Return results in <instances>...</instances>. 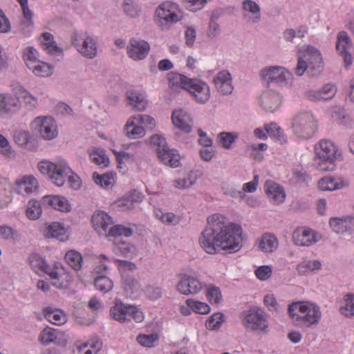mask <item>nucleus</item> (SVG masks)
<instances>
[{"label":"nucleus","mask_w":354,"mask_h":354,"mask_svg":"<svg viewBox=\"0 0 354 354\" xmlns=\"http://www.w3.org/2000/svg\"><path fill=\"white\" fill-rule=\"evenodd\" d=\"M125 96L128 104L131 106L134 110L141 112L146 109L148 101L140 92L134 90H128L125 93Z\"/></svg>","instance_id":"23"},{"label":"nucleus","mask_w":354,"mask_h":354,"mask_svg":"<svg viewBox=\"0 0 354 354\" xmlns=\"http://www.w3.org/2000/svg\"><path fill=\"white\" fill-rule=\"evenodd\" d=\"M14 142L20 147L30 151L37 149L33 136L27 130H17L13 133Z\"/></svg>","instance_id":"22"},{"label":"nucleus","mask_w":354,"mask_h":354,"mask_svg":"<svg viewBox=\"0 0 354 354\" xmlns=\"http://www.w3.org/2000/svg\"><path fill=\"white\" fill-rule=\"evenodd\" d=\"M29 261L32 268L36 272L47 273L48 266L44 259L37 254H32L29 257Z\"/></svg>","instance_id":"41"},{"label":"nucleus","mask_w":354,"mask_h":354,"mask_svg":"<svg viewBox=\"0 0 354 354\" xmlns=\"http://www.w3.org/2000/svg\"><path fill=\"white\" fill-rule=\"evenodd\" d=\"M24 59L28 68L38 61L37 51L32 47H28L24 50Z\"/></svg>","instance_id":"51"},{"label":"nucleus","mask_w":354,"mask_h":354,"mask_svg":"<svg viewBox=\"0 0 354 354\" xmlns=\"http://www.w3.org/2000/svg\"><path fill=\"white\" fill-rule=\"evenodd\" d=\"M72 45L84 57L93 59L97 54L95 39L86 31H74L71 36Z\"/></svg>","instance_id":"8"},{"label":"nucleus","mask_w":354,"mask_h":354,"mask_svg":"<svg viewBox=\"0 0 354 354\" xmlns=\"http://www.w3.org/2000/svg\"><path fill=\"white\" fill-rule=\"evenodd\" d=\"M354 221L353 216H346L342 218H332L330 219L329 224L334 232L337 234H343L346 230V223H352Z\"/></svg>","instance_id":"34"},{"label":"nucleus","mask_w":354,"mask_h":354,"mask_svg":"<svg viewBox=\"0 0 354 354\" xmlns=\"http://www.w3.org/2000/svg\"><path fill=\"white\" fill-rule=\"evenodd\" d=\"M243 324L248 329L253 331L265 330L268 326L263 312L259 308L253 307L243 312Z\"/></svg>","instance_id":"12"},{"label":"nucleus","mask_w":354,"mask_h":354,"mask_svg":"<svg viewBox=\"0 0 354 354\" xmlns=\"http://www.w3.org/2000/svg\"><path fill=\"white\" fill-rule=\"evenodd\" d=\"M352 45L351 39L345 31H341L337 37L336 48L339 53L348 51Z\"/></svg>","instance_id":"40"},{"label":"nucleus","mask_w":354,"mask_h":354,"mask_svg":"<svg viewBox=\"0 0 354 354\" xmlns=\"http://www.w3.org/2000/svg\"><path fill=\"white\" fill-rule=\"evenodd\" d=\"M265 130L268 136L279 140L283 137V130L275 123L266 124Z\"/></svg>","instance_id":"58"},{"label":"nucleus","mask_w":354,"mask_h":354,"mask_svg":"<svg viewBox=\"0 0 354 354\" xmlns=\"http://www.w3.org/2000/svg\"><path fill=\"white\" fill-rule=\"evenodd\" d=\"M150 143L155 148L158 158L165 165L176 167L180 165V158L178 152L170 149L162 136L156 134L150 138Z\"/></svg>","instance_id":"7"},{"label":"nucleus","mask_w":354,"mask_h":354,"mask_svg":"<svg viewBox=\"0 0 354 354\" xmlns=\"http://www.w3.org/2000/svg\"><path fill=\"white\" fill-rule=\"evenodd\" d=\"M218 138L222 147L230 149L232 143L238 138V133L234 132H221L218 135Z\"/></svg>","instance_id":"47"},{"label":"nucleus","mask_w":354,"mask_h":354,"mask_svg":"<svg viewBox=\"0 0 354 354\" xmlns=\"http://www.w3.org/2000/svg\"><path fill=\"white\" fill-rule=\"evenodd\" d=\"M288 313L296 324L306 327L317 325L322 317L319 307L306 301L294 302L289 305Z\"/></svg>","instance_id":"2"},{"label":"nucleus","mask_w":354,"mask_h":354,"mask_svg":"<svg viewBox=\"0 0 354 354\" xmlns=\"http://www.w3.org/2000/svg\"><path fill=\"white\" fill-rule=\"evenodd\" d=\"M0 238L4 240L17 241L21 239V235L10 226L4 225L0 226Z\"/></svg>","instance_id":"45"},{"label":"nucleus","mask_w":354,"mask_h":354,"mask_svg":"<svg viewBox=\"0 0 354 354\" xmlns=\"http://www.w3.org/2000/svg\"><path fill=\"white\" fill-rule=\"evenodd\" d=\"M21 107L19 97L11 93H0V114L10 115L17 113Z\"/></svg>","instance_id":"17"},{"label":"nucleus","mask_w":354,"mask_h":354,"mask_svg":"<svg viewBox=\"0 0 354 354\" xmlns=\"http://www.w3.org/2000/svg\"><path fill=\"white\" fill-rule=\"evenodd\" d=\"M42 202L44 205L62 212H68L70 209L66 198L59 196H45L42 198Z\"/></svg>","instance_id":"26"},{"label":"nucleus","mask_w":354,"mask_h":354,"mask_svg":"<svg viewBox=\"0 0 354 354\" xmlns=\"http://www.w3.org/2000/svg\"><path fill=\"white\" fill-rule=\"evenodd\" d=\"M133 230L122 225H116L110 227L108 232V236H121L129 237L133 235Z\"/></svg>","instance_id":"46"},{"label":"nucleus","mask_w":354,"mask_h":354,"mask_svg":"<svg viewBox=\"0 0 354 354\" xmlns=\"http://www.w3.org/2000/svg\"><path fill=\"white\" fill-rule=\"evenodd\" d=\"M92 223L95 230L100 235L108 236V232L113 225L112 218L104 212L95 213L92 216Z\"/></svg>","instance_id":"20"},{"label":"nucleus","mask_w":354,"mask_h":354,"mask_svg":"<svg viewBox=\"0 0 354 354\" xmlns=\"http://www.w3.org/2000/svg\"><path fill=\"white\" fill-rule=\"evenodd\" d=\"M19 97L23 100L25 106L29 109H35L38 106V99L28 92L24 86H19L17 91Z\"/></svg>","instance_id":"37"},{"label":"nucleus","mask_w":354,"mask_h":354,"mask_svg":"<svg viewBox=\"0 0 354 354\" xmlns=\"http://www.w3.org/2000/svg\"><path fill=\"white\" fill-rule=\"evenodd\" d=\"M321 268L322 263L319 260H304L297 265V270L299 274L302 275L308 271L319 270Z\"/></svg>","instance_id":"38"},{"label":"nucleus","mask_w":354,"mask_h":354,"mask_svg":"<svg viewBox=\"0 0 354 354\" xmlns=\"http://www.w3.org/2000/svg\"><path fill=\"white\" fill-rule=\"evenodd\" d=\"M319 188L324 191L335 190V178L324 177L319 180L318 183Z\"/></svg>","instance_id":"61"},{"label":"nucleus","mask_w":354,"mask_h":354,"mask_svg":"<svg viewBox=\"0 0 354 354\" xmlns=\"http://www.w3.org/2000/svg\"><path fill=\"white\" fill-rule=\"evenodd\" d=\"M204 286L197 276L184 274L180 276L176 290L184 295H194L199 292Z\"/></svg>","instance_id":"13"},{"label":"nucleus","mask_w":354,"mask_h":354,"mask_svg":"<svg viewBox=\"0 0 354 354\" xmlns=\"http://www.w3.org/2000/svg\"><path fill=\"white\" fill-rule=\"evenodd\" d=\"M345 305L340 308V312L347 317L354 316V297L346 295L344 297Z\"/></svg>","instance_id":"52"},{"label":"nucleus","mask_w":354,"mask_h":354,"mask_svg":"<svg viewBox=\"0 0 354 354\" xmlns=\"http://www.w3.org/2000/svg\"><path fill=\"white\" fill-rule=\"evenodd\" d=\"M29 69L35 75L39 77H48L53 73V67L51 65L40 60L34 64Z\"/></svg>","instance_id":"36"},{"label":"nucleus","mask_w":354,"mask_h":354,"mask_svg":"<svg viewBox=\"0 0 354 354\" xmlns=\"http://www.w3.org/2000/svg\"><path fill=\"white\" fill-rule=\"evenodd\" d=\"M150 50L149 44L142 39L131 38L127 46V54L133 60L144 59Z\"/></svg>","instance_id":"15"},{"label":"nucleus","mask_w":354,"mask_h":354,"mask_svg":"<svg viewBox=\"0 0 354 354\" xmlns=\"http://www.w3.org/2000/svg\"><path fill=\"white\" fill-rule=\"evenodd\" d=\"M130 306H126L120 301L115 302V305L110 310L112 318L120 322L129 321Z\"/></svg>","instance_id":"27"},{"label":"nucleus","mask_w":354,"mask_h":354,"mask_svg":"<svg viewBox=\"0 0 354 354\" xmlns=\"http://www.w3.org/2000/svg\"><path fill=\"white\" fill-rule=\"evenodd\" d=\"M94 284L95 288L104 293L111 291L113 287V281L107 277L101 275L95 278Z\"/></svg>","instance_id":"44"},{"label":"nucleus","mask_w":354,"mask_h":354,"mask_svg":"<svg viewBox=\"0 0 354 354\" xmlns=\"http://www.w3.org/2000/svg\"><path fill=\"white\" fill-rule=\"evenodd\" d=\"M241 232L239 225L230 223L223 215L215 214L207 218V225L201 232L199 243L210 254L219 250L232 253L241 248Z\"/></svg>","instance_id":"1"},{"label":"nucleus","mask_w":354,"mask_h":354,"mask_svg":"<svg viewBox=\"0 0 354 354\" xmlns=\"http://www.w3.org/2000/svg\"><path fill=\"white\" fill-rule=\"evenodd\" d=\"M186 304L191 306L192 310L198 314H207L210 311V307L208 304L192 299H187Z\"/></svg>","instance_id":"48"},{"label":"nucleus","mask_w":354,"mask_h":354,"mask_svg":"<svg viewBox=\"0 0 354 354\" xmlns=\"http://www.w3.org/2000/svg\"><path fill=\"white\" fill-rule=\"evenodd\" d=\"M265 190L268 197L276 204L283 203L286 198V194L282 187L279 184L268 180L265 184Z\"/></svg>","instance_id":"24"},{"label":"nucleus","mask_w":354,"mask_h":354,"mask_svg":"<svg viewBox=\"0 0 354 354\" xmlns=\"http://www.w3.org/2000/svg\"><path fill=\"white\" fill-rule=\"evenodd\" d=\"M41 213L42 209L40 203L36 200H30L26 209L28 218L30 220H37L41 216Z\"/></svg>","instance_id":"42"},{"label":"nucleus","mask_w":354,"mask_h":354,"mask_svg":"<svg viewBox=\"0 0 354 354\" xmlns=\"http://www.w3.org/2000/svg\"><path fill=\"white\" fill-rule=\"evenodd\" d=\"M272 274V269L268 266H262L255 270L256 277L260 280H266Z\"/></svg>","instance_id":"63"},{"label":"nucleus","mask_w":354,"mask_h":354,"mask_svg":"<svg viewBox=\"0 0 354 354\" xmlns=\"http://www.w3.org/2000/svg\"><path fill=\"white\" fill-rule=\"evenodd\" d=\"M207 0H185V6L190 11L196 12L201 10Z\"/></svg>","instance_id":"64"},{"label":"nucleus","mask_w":354,"mask_h":354,"mask_svg":"<svg viewBox=\"0 0 354 354\" xmlns=\"http://www.w3.org/2000/svg\"><path fill=\"white\" fill-rule=\"evenodd\" d=\"M169 79L173 86L176 85L188 91L198 103L205 104L210 97L209 86L203 81L178 73L170 75Z\"/></svg>","instance_id":"3"},{"label":"nucleus","mask_w":354,"mask_h":354,"mask_svg":"<svg viewBox=\"0 0 354 354\" xmlns=\"http://www.w3.org/2000/svg\"><path fill=\"white\" fill-rule=\"evenodd\" d=\"M65 259L67 263L76 271L80 270L82 267V254L75 250L67 252L65 254Z\"/></svg>","instance_id":"39"},{"label":"nucleus","mask_w":354,"mask_h":354,"mask_svg":"<svg viewBox=\"0 0 354 354\" xmlns=\"http://www.w3.org/2000/svg\"><path fill=\"white\" fill-rule=\"evenodd\" d=\"M37 167L42 174L48 176L58 187L64 185L67 176L71 172V169L63 161L52 162L43 160L38 163Z\"/></svg>","instance_id":"6"},{"label":"nucleus","mask_w":354,"mask_h":354,"mask_svg":"<svg viewBox=\"0 0 354 354\" xmlns=\"http://www.w3.org/2000/svg\"><path fill=\"white\" fill-rule=\"evenodd\" d=\"M64 334L62 332L47 327L41 332L39 339L41 344L48 345L52 342L60 344L59 339H61Z\"/></svg>","instance_id":"28"},{"label":"nucleus","mask_w":354,"mask_h":354,"mask_svg":"<svg viewBox=\"0 0 354 354\" xmlns=\"http://www.w3.org/2000/svg\"><path fill=\"white\" fill-rule=\"evenodd\" d=\"M206 296L209 302L218 305L222 300V295L219 288L216 286L209 287L206 292Z\"/></svg>","instance_id":"56"},{"label":"nucleus","mask_w":354,"mask_h":354,"mask_svg":"<svg viewBox=\"0 0 354 354\" xmlns=\"http://www.w3.org/2000/svg\"><path fill=\"white\" fill-rule=\"evenodd\" d=\"M303 57L308 61V73L313 76L319 75L324 69V61L319 50L308 46L303 53Z\"/></svg>","instance_id":"14"},{"label":"nucleus","mask_w":354,"mask_h":354,"mask_svg":"<svg viewBox=\"0 0 354 354\" xmlns=\"http://www.w3.org/2000/svg\"><path fill=\"white\" fill-rule=\"evenodd\" d=\"M91 161L102 168L106 167L109 165V157L106 155L104 149L100 148H93L88 151Z\"/></svg>","instance_id":"32"},{"label":"nucleus","mask_w":354,"mask_h":354,"mask_svg":"<svg viewBox=\"0 0 354 354\" xmlns=\"http://www.w3.org/2000/svg\"><path fill=\"white\" fill-rule=\"evenodd\" d=\"M322 95V98L323 100H330L336 93V88L334 85L328 84L323 86V88L319 90Z\"/></svg>","instance_id":"62"},{"label":"nucleus","mask_w":354,"mask_h":354,"mask_svg":"<svg viewBox=\"0 0 354 354\" xmlns=\"http://www.w3.org/2000/svg\"><path fill=\"white\" fill-rule=\"evenodd\" d=\"M319 239V234L309 228H298L292 234L295 244L299 246H310L317 243Z\"/></svg>","instance_id":"16"},{"label":"nucleus","mask_w":354,"mask_h":354,"mask_svg":"<svg viewBox=\"0 0 354 354\" xmlns=\"http://www.w3.org/2000/svg\"><path fill=\"white\" fill-rule=\"evenodd\" d=\"M281 102V95L273 89L266 90L261 97V105L267 111L273 112L278 109Z\"/></svg>","instance_id":"18"},{"label":"nucleus","mask_w":354,"mask_h":354,"mask_svg":"<svg viewBox=\"0 0 354 354\" xmlns=\"http://www.w3.org/2000/svg\"><path fill=\"white\" fill-rule=\"evenodd\" d=\"M183 18V13L178 9L176 4L166 1L156 8L154 21L162 30H167Z\"/></svg>","instance_id":"5"},{"label":"nucleus","mask_w":354,"mask_h":354,"mask_svg":"<svg viewBox=\"0 0 354 354\" xmlns=\"http://www.w3.org/2000/svg\"><path fill=\"white\" fill-rule=\"evenodd\" d=\"M259 247L264 252H272L278 247V241L274 235L265 234L259 240Z\"/></svg>","instance_id":"33"},{"label":"nucleus","mask_w":354,"mask_h":354,"mask_svg":"<svg viewBox=\"0 0 354 354\" xmlns=\"http://www.w3.org/2000/svg\"><path fill=\"white\" fill-rule=\"evenodd\" d=\"M196 181V176L192 173H189L187 176L176 178L174 181V185L178 189H187L195 184Z\"/></svg>","instance_id":"43"},{"label":"nucleus","mask_w":354,"mask_h":354,"mask_svg":"<svg viewBox=\"0 0 354 354\" xmlns=\"http://www.w3.org/2000/svg\"><path fill=\"white\" fill-rule=\"evenodd\" d=\"M136 120L139 122L141 126L145 127L147 129L153 130L156 125V120L151 115L146 114H138L133 115Z\"/></svg>","instance_id":"57"},{"label":"nucleus","mask_w":354,"mask_h":354,"mask_svg":"<svg viewBox=\"0 0 354 354\" xmlns=\"http://www.w3.org/2000/svg\"><path fill=\"white\" fill-rule=\"evenodd\" d=\"M171 120L174 125L183 132L188 133L192 131L193 122L187 112L181 109L174 111Z\"/></svg>","instance_id":"21"},{"label":"nucleus","mask_w":354,"mask_h":354,"mask_svg":"<svg viewBox=\"0 0 354 354\" xmlns=\"http://www.w3.org/2000/svg\"><path fill=\"white\" fill-rule=\"evenodd\" d=\"M214 82L217 91L220 94L227 95L233 92L232 77L227 71H222L218 73L214 78Z\"/></svg>","instance_id":"19"},{"label":"nucleus","mask_w":354,"mask_h":354,"mask_svg":"<svg viewBox=\"0 0 354 354\" xmlns=\"http://www.w3.org/2000/svg\"><path fill=\"white\" fill-rule=\"evenodd\" d=\"M124 288L125 291L133 292L139 288L138 282L131 276L123 274Z\"/></svg>","instance_id":"60"},{"label":"nucleus","mask_w":354,"mask_h":354,"mask_svg":"<svg viewBox=\"0 0 354 354\" xmlns=\"http://www.w3.org/2000/svg\"><path fill=\"white\" fill-rule=\"evenodd\" d=\"M118 251L122 255L128 258H133L137 254V250L136 247L126 242H121L118 246Z\"/></svg>","instance_id":"53"},{"label":"nucleus","mask_w":354,"mask_h":354,"mask_svg":"<svg viewBox=\"0 0 354 354\" xmlns=\"http://www.w3.org/2000/svg\"><path fill=\"white\" fill-rule=\"evenodd\" d=\"M292 127L297 137L308 139L314 135L317 129V122L311 113L304 112L294 118Z\"/></svg>","instance_id":"9"},{"label":"nucleus","mask_w":354,"mask_h":354,"mask_svg":"<svg viewBox=\"0 0 354 354\" xmlns=\"http://www.w3.org/2000/svg\"><path fill=\"white\" fill-rule=\"evenodd\" d=\"M38 187V181L32 176H24L17 185V192L23 195L34 192Z\"/></svg>","instance_id":"29"},{"label":"nucleus","mask_w":354,"mask_h":354,"mask_svg":"<svg viewBox=\"0 0 354 354\" xmlns=\"http://www.w3.org/2000/svg\"><path fill=\"white\" fill-rule=\"evenodd\" d=\"M156 216L165 224L177 225L180 223V218L172 212L163 213L158 211L156 213Z\"/></svg>","instance_id":"50"},{"label":"nucleus","mask_w":354,"mask_h":354,"mask_svg":"<svg viewBox=\"0 0 354 354\" xmlns=\"http://www.w3.org/2000/svg\"><path fill=\"white\" fill-rule=\"evenodd\" d=\"M317 168L320 171H329L335 169V162L342 158V152L331 141L322 140L315 147Z\"/></svg>","instance_id":"4"},{"label":"nucleus","mask_w":354,"mask_h":354,"mask_svg":"<svg viewBox=\"0 0 354 354\" xmlns=\"http://www.w3.org/2000/svg\"><path fill=\"white\" fill-rule=\"evenodd\" d=\"M64 233V227L61 223H53L47 227L45 235L48 238H58Z\"/></svg>","instance_id":"49"},{"label":"nucleus","mask_w":354,"mask_h":354,"mask_svg":"<svg viewBox=\"0 0 354 354\" xmlns=\"http://www.w3.org/2000/svg\"><path fill=\"white\" fill-rule=\"evenodd\" d=\"M136 340L141 346L151 348L153 346L154 343L158 340V335L155 334L139 335Z\"/></svg>","instance_id":"59"},{"label":"nucleus","mask_w":354,"mask_h":354,"mask_svg":"<svg viewBox=\"0 0 354 354\" xmlns=\"http://www.w3.org/2000/svg\"><path fill=\"white\" fill-rule=\"evenodd\" d=\"M260 77L269 86L271 83L279 86H286L291 82L292 74L285 68L279 66H270L262 68Z\"/></svg>","instance_id":"10"},{"label":"nucleus","mask_w":354,"mask_h":354,"mask_svg":"<svg viewBox=\"0 0 354 354\" xmlns=\"http://www.w3.org/2000/svg\"><path fill=\"white\" fill-rule=\"evenodd\" d=\"M31 129L38 133L40 136L50 140L57 136V127L55 120L51 117L39 116L30 123Z\"/></svg>","instance_id":"11"},{"label":"nucleus","mask_w":354,"mask_h":354,"mask_svg":"<svg viewBox=\"0 0 354 354\" xmlns=\"http://www.w3.org/2000/svg\"><path fill=\"white\" fill-rule=\"evenodd\" d=\"M44 316L48 322L55 325H61L66 322V316L64 313L52 307H47L44 309Z\"/></svg>","instance_id":"30"},{"label":"nucleus","mask_w":354,"mask_h":354,"mask_svg":"<svg viewBox=\"0 0 354 354\" xmlns=\"http://www.w3.org/2000/svg\"><path fill=\"white\" fill-rule=\"evenodd\" d=\"M243 9L251 13L253 17H249V21L252 24L258 23L261 19L260 7L254 1L245 0L242 3Z\"/></svg>","instance_id":"35"},{"label":"nucleus","mask_w":354,"mask_h":354,"mask_svg":"<svg viewBox=\"0 0 354 354\" xmlns=\"http://www.w3.org/2000/svg\"><path fill=\"white\" fill-rule=\"evenodd\" d=\"M93 178L95 184L106 189H111L115 183V174L113 173H105L100 175L97 172H94Z\"/></svg>","instance_id":"31"},{"label":"nucleus","mask_w":354,"mask_h":354,"mask_svg":"<svg viewBox=\"0 0 354 354\" xmlns=\"http://www.w3.org/2000/svg\"><path fill=\"white\" fill-rule=\"evenodd\" d=\"M123 10L125 14L131 18H136L140 15V10L133 0H124Z\"/></svg>","instance_id":"54"},{"label":"nucleus","mask_w":354,"mask_h":354,"mask_svg":"<svg viewBox=\"0 0 354 354\" xmlns=\"http://www.w3.org/2000/svg\"><path fill=\"white\" fill-rule=\"evenodd\" d=\"M124 131L126 136L131 139L142 138L146 134L145 128L140 125L134 116L129 118L125 125Z\"/></svg>","instance_id":"25"},{"label":"nucleus","mask_w":354,"mask_h":354,"mask_svg":"<svg viewBox=\"0 0 354 354\" xmlns=\"http://www.w3.org/2000/svg\"><path fill=\"white\" fill-rule=\"evenodd\" d=\"M223 322V315L222 313H217L212 315L205 323V326L209 330L218 329Z\"/></svg>","instance_id":"55"}]
</instances>
